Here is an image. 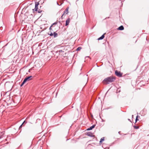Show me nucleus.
<instances>
[{
	"label": "nucleus",
	"instance_id": "obj_1",
	"mask_svg": "<svg viewBox=\"0 0 149 149\" xmlns=\"http://www.w3.org/2000/svg\"><path fill=\"white\" fill-rule=\"evenodd\" d=\"M115 80V78L113 76H110L105 78L103 82L104 84H108L113 81Z\"/></svg>",
	"mask_w": 149,
	"mask_h": 149
},
{
	"label": "nucleus",
	"instance_id": "obj_2",
	"mask_svg": "<svg viewBox=\"0 0 149 149\" xmlns=\"http://www.w3.org/2000/svg\"><path fill=\"white\" fill-rule=\"evenodd\" d=\"M39 3L38 2H35V8L34 9H33V10H35V11H38V13H41L42 12L41 10H38V6L39 5Z\"/></svg>",
	"mask_w": 149,
	"mask_h": 149
},
{
	"label": "nucleus",
	"instance_id": "obj_3",
	"mask_svg": "<svg viewBox=\"0 0 149 149\" xmlns=\"http://www.w3.org/2000/svg\"><path fill=\"white\" fill-rule=\"evenodd\" d=\"M116 75L118 77H120L122 75V74L120 72H118L116 70L115 72Z\"/></svg>",
	"mask_w": 149,
	"mask_h": 149
},
{
	"label": "nucleus",
	"instance_id": "obj_4",
	"mask_svg": "<svg viewBox=\"0 0 149 149\" xmlns=\"http://www.w3.org/2000/svg\"><path fill=\"white\" fill-rule=\"evenodd\" d=\"M32 78V76H30L28 77H26L24 79V80H25V81H26V82L27 81H29L30 80H31Z\"/></svg>",
	"mask_w": 149,
	"mask_h": 149
},
{
	"label": "nucleus",
	"instance_id": "obj_5",
	"mask_svg": "<svg viewBox=\"0 0 149 149\" xmlns=\"http://www.w3.org/2000/svg\"><path fill=\"white\" fill-rule=\"evenodd\" d=\"M70 19L69 18H68L66 20V23H65V26H67L68 25L69 23L70 22Z\"/></svg>",
	"mask_w": 149,
	"mask_h": 149
},
{
	"label": "nucleus",
	"instance_id": "obj_6",
	"mask_svg": "<svg viewBox=\"0 0 149 149\" xmlns=\"http://www.w3.org/2000/svg\"><path fill=\"white\" fill-rule=\"evenodd\" d=\"M95 125H93L92 126H91L89 128H88L87 129V130H92L93 128H94L95 127Z\"/></svg>",
	"mask_w": 149,
	"mask_h": 149
},
{
	"label": "nucleus",
	"instance_id": "obj_7",
	"mask_svg": "<svg viewBox=\"0 0 149 149\" xmlns=\"http://www.w3.org/2000/svg\"><path fill=\"white\" fill-rule=\"evenodd\" d=\"M68 8H67L64 11L63 14L65 15L68 13Z\"/></svg>",
	"mask_w": 149,
	"mask_h": 149
},
{
	"label": "nucleus",
	"instance_id": "obj_8",
	"mask_svg": "<svg viewBox=\"0 0 149 149\" xmlns=\"http://www.w3.org/2000/svg\"><path fill=\"white\" fill-rule=\"evenodd\" d=\"M105 34V33H104V34H103V35H102L99 38L97 39L98 40H102L104 38V35Z\"/></svg>",
	"mask_w": 149,
	"mask_h": 149
},
{
	"label": "nucleus",
	"instance_id": "obj_9",
	"mask_svg": "<svg viewBox=\"0 0 149 149\" xmlns=\"http://www.w3.org/2000/svg\"><path fill=\"white\" fill-rule=\"evenodd\" d=\"M124 29V28L123 26H121L120 27H119L118 29L119 30H123Z\"/></svg>",
	"mask_w": 149,
	"mask_h": 149
},
{
	"label": "nucleus",
	"instance_id": "obj_10",
	"mask_svg": "<svg viewBox=\"0 0 149 149\" xmlns=\"http://www.w3.org/2000/svg\"><path fill=\"white\" fill-rule=\"evenodd\" d=\"M104 137H102L101 138L100 140V143H101L102 142V141H104Z\"/></svg>",
	"mask_w": 149,
	"mask_h": 149
},
{
	"label": "nucleus",
	"instance_id": "obj_11",
	"mask_svg": "<svg viewBox=\"0 0 149 149\" xmlns=\"http://www.w3.org/2000/svg\"><path fill=\"white\" fill-rule=\"evenodd\" d=\"M57 23V22H55L54 23H53L52 24V25L50 27V28H49V30H51L52 29V28H51V27H52V26L53 25H55V24H56Z\"/></svg>",
	"mask_w": 149,
	"mask_h": 149
},
{
	"label": "nucleus",
	"instance_id": "obj_12",
	"mask_svg": "<svg viewBox=\"0 0 149 149\" xmlns=\"http://www.w3.org/2000/svg\"><path fill=\"white\" fill-rule=\"evenodd\" d=\"M57 34L55 32H54L53 33V35L54 36V37H56L57 36Z\"/></svg>",
	"mask_w": 149,
	"mask_h": 149
},
{
	"label": "nucleus",
	"instance_id": "obj_13",
	"mask_svg": "<svg viewBox=\"0 0 149 149\" xmlns=\"http://www.w3.org/2000/svg\"><path fill=\"white\" fill-rule=\"evenodd\" d=\"M26 82V81H25V80H24L22 83L20 85L21 86H22Z\"/></svg>",
	"mask_w": 149,
	"mask_h": 149
},
{
	"label": "nucleus",
	"instance_id": "obj_14",
	"mask_svg": "<svg viewBox=\"0 0 149 149\" xmlns=\"http://www.w3.org/2000/svg\"><path fill=\"white\" fill-rule=\"evenodd\" d=\"M81 49V47H78L77 48V49H76V50H77V51H79V50H80Z\"/></svg>",
	"mask_w": 149,
	"mask_h": 149
},
{
	"label": "nucleus",
	"instance_id": "obj_15",
	"mask_svg": "<svg viewBox=\"0 0 149 149\" xmlns=\"http://www.w3.org/2000/svg\"><path fill=\"white\" fill-rule=\"evenodd\" d=\"M134 129H138L139 128V127L138 126H134Z\"/></svg>",
	"mask_w": 149,
	"mask_h": 149
},
{
	"label": "nucleus",
	"instance_id": "obj_16",
	"mask_svg": "<svg viewBox=\"0 0 149 149\" xmlns=\"http://www.w3.org/2000/svg\"><path fill=\"white\" fill-rule=\"evenodd\" d=\"M138 116L137 115V116L136 117V119H135V123H136V122L139 120V119H138Z\"/></svg>",
	"mask_w": 149,
	"mask_h": 149
},
{
	"label": "nucleus",
	"instance_id": "obj_17",
	"mask_svg": "<svg viewBox=\"0 0 149 149\" xmlns=\"http://www.w3.org/2000/svg\"><path fill=\"white\" fill-rule=\"evenodd\" d=\"M50 36H53V33H51L49 34Z\"/></svg>",
	"mask_w": 149,
	"mask_h": 149
},
{
	"label": "nucleus",
	"instance_id": "obj_18",
	"mask_svg": "<svg viewBox=\"0 0 149 149\" xmlns=\"http://www.w3.org/2000/svg\"><path fill=\"white\" fill-rule=\"evenodd\" d=\"M22 124L19 127V129L20 130V129L22 127Z\"/></svg>",
	"mask_w": 149,
	"mask_h": 149
},
{
	"label": "nucleus",
	"instance_id": "obj_19",
	"mask_svg": "<svg viewBox=\"0 0 149 149\" xmlns=\"http://www.w3.org/2000/svg\"><path fill=\"white\" fill-rule=\"evenodd\" d=\"M26 123V121L25 120H24L23 122V123H22V124L23 125L24 124V123Z\"/></svg>",
	"mask_w": 149,
	"mask_h": 149
},
{
	"label": "nucleus",
	"instance_id": "obj_20",
	"mask_svg": "<svg viewBox=\"0 0 149 149\" xmlns=\"http://www.w3.org/2000/svg\"><path fill=\"white\" fill-rule=\"evenodd\" d=\"M65 15H64V14H63L62 15V16H61V18L62 19H63V16H64Z\"/></svg>",
	"mask_w": 149,
	"mask_h": 149
},
{
	"label": "nucleus",
	"instance_id": "obj_21",
	"mask_svg": "<svg viewBox=\"0 0 149 149\" xmlns=\"http://www.w3.org/2000/svg\"><path fill=\"white\" fill-rule=\"evenodd\" d=\"M5 104H6L7 106H8L9 105V104L8 103H4Z\"/></svg>",
	"mask_w": 149,
	"mask_h": 149
},
{
	"label": "nucleus",
	"instance_id": "obj_22",
	"mask_svg": "<svg viewBox=\"0 0 149 149\" xmlns=\"http://www.w3.org/2000/svg\"><path fill=\"white\" fill-rule=\"evenodd\" d=\"M57 4L58 5H59V6H60L61 5L62 3H61L60 5H59L57 2Z\"/></svg>",
	"mask_w": 149,
	"mask_h": 149
},
{
	"label": "nucleus",
	"instance_id": "obj_23",
	"mask_svg": "<svg viewBox=\"0 0 149 149\" xmlns=\"http://www.w3.org/2000/svg\"><path fill=\"white\" fill-rule=\"evenodd\" d=\"M88 136H91L90 134H88Z\"/></svg>",
	"mask_w": 149,
	"mask_h": 149
},
{
	"label": "nucleus",
	"instance_id": "obj_24",
	"mask_svg": "<svg viewBox=\"0 0 149 149\" xmlns=\"http://www.w3.org/2000/svg\"><path fill=\"white\" fill-rule=\"evenodd\" d=\"M128 120H129V121H130V122H131V121L130 119H128Z\"/></svg>",
	"mask_w": 149,
	"mask_h": 149
},
{
	"label": "nucleus",
	"instance_id": "obj_25",
	"mask_svg": "<svg viewBox=\"0 0 149 149\" xmlns=\"http://www.w3.org/2000/svg\"><path fill=\"white\" fill-rule=\"evenodd\" d=\"M120 132H119L118 133L119 134H120Z\"/></svg>",
	"mask_w": 149,
	"mask_h": 149
},
{
	"label": "nucleus",
	"instance_id": "obj_26",
	"mask_svg": "<svg viewBox=\"0 0 149 149\" xmlns=\"http://www.w3.org/2000/svg\"><path fill=\"white\" fill-rule=\"evenodd\" d=\"M62 52V51L61 50L59 51V52Z\"/></svg>",
	"mask_w": 149,
	"mask_h": 149
},
{
	"label": "nucleus",
	"instance_id": "obj_27",
	"mask_svg": "<svg viewBox=\"0 0 149 149\" xmlns=\"http://www.w3.org/2000/svg\"><path fill=\"white\" fill-rule=\"evenodd\" d=\"M133 116H134V115H132V118H133Z\"/></svg>",
	"mask_w": 149,
	"mask_h": 149
}]
</instances>
